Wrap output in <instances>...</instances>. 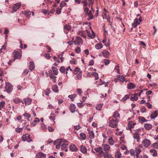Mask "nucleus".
Segmentation results:
<instances>
[{
  "mask_svg": "<svg viewBox=\"0 0 158 158\" xmlns=\"http://www.w3.org/2000/svg\"><path fill=\"white\" fill-rule=\"evenodd\" d=\"M129 98V95H126L122 98V101H126L127 99H128Z\"/></svg>",
  "mask_w": 158,
  "mask_h": 158,
  "instance_id": "a18cd8bd",
  "label": "nucleus"
},
{
  "mask_svg": "<svg viewBox=\"0 0 158 158\" xmlns=\"http://www.w3.org/2000/svg\"><path fill=\"white\" fill-rule=\"evenodd\" d=\"M142 143L144 147H147L150 145L151 142L148 139H145L142 141Z\"/></svg>",
  "mask_w": 158,
  "mask_h": 158,
  "instance_id": "0eeeda50",
  "label": "nucleus"
},
{
  "mask_svg": "<svg viewBox=\"0 0 158 158\" xmlns=\"http://www.w3.org/2000/svg\"><path fill=\"white\" fill-rule=\"evenodd\" d=\"M113 116L114 119H117L118 117H119V114L117 111H115L114 113Z\"/></svg>",
  "mask_w": 158,
  "mask_h": 158,
  "instance_id": "c9c22d12",
  "label": "nucleus"
},
{
  "mask_svg": "<svg viewBox=\"0 0 158 158\" xmlns=\"http://www.w3.org/2000/svg\"><path fill=\"white\" fill-rule=\"evenodd\" d=\"M77 105L79 107L82 108L84 106L85 104L82 102H79L77 103Z\"/></svg>",
  "mask_w": 158,
  "mask_h": 158,
  "instance_id": "3c124183",
  "label": "nucleus"
},
{
  "mask_svg": "<svg viewBox=\"0 0 158 158\" xmlns=\"http://www.w3.org/2000/svg\"><path fill=\"white\" fill-rule=\"evenodd\" d=\"M92 75L94 76L95 77L96 80H97L98 79V74L96 72H92L91 73Z\"/></svg>",
  "mask_w": 158,
  "mask_h": 158,
  "instance_id": "ea45409f",
  "label": "nucleus"
},
{
  "mask_svg": "<svg viewBox=\"0 0 158 158\" xmlns=\"http://www.w3.org/2000/svg\"><path fill=\"white\" fill-rule=\"evenodd\" d=\"M87 131H88L89 137L91 139H93L94 137V132L92 131H91L88 128Z\"/></svg>",
  "mask_w": 158,
  "mask_h": 158,
  "instance_id": "a211bd4d",
  "label": "nucleus"
},
{
  "mask_svg": "<svg viewBox=\"0 0 158 158\" xmlns=\"http://www.w3.org/2000/svg\"><path fill=\"white\" fill-rule=\"evenodd\" d=\"M44 91L45 92V95L47 96H48L50 92V89H47L45 91Z\"/></svg>",
  "mask_w": 158,
  "mask_h": 158,
  "instance_id": "6e6d98bb",
  "label": "nucleus"
},
{
  "mask_svg": "<svg viewBox=\"0 0 158 158\" xmlns=\"http://www.w3.org/2000/svg\"><path fill=\"white\" fill-rule=\"evenodd\" d=\"M103 17V19H106L107 20V21L109 22V17L108 16H107L106 14H104V15L102 16Z\"/></svg>",
  "mask_w": 158,
  "mask_h": 158,
  "instance_id": "de8ad7c7",
  "label": "nucleus"
},
{
  "mask_svg": "<svg viewBox=\"0 0 158 158\" xmlns=\"http://www.w3.org/2000/svg\"><path fill=\"white\" fill-rule=\"evenodd\" d=\"M6 91L8 93L12 91V86L9 82H6Z\"/></svg>",
  "mask_w": 158,
  "mask_h": 158,
  "instance_id": "20e7f679",
  "label": "nucleus"
},
{
  "mask_svg": "<svg viewBox=\"0 0 158 158\" xmlns=\"http://www.w3.org/2000/svg\"><path fill=\"white\" fill-rule=\"evenodd\" d=\"M95 47L96 49L99 50L102 48V45L101 43L95 45Z\"/></svg>",
  "mask_w": 158,
  "mask_h": 158,
  "instance_id": "2f4dec72",
  "label": "nucleus"
},
{
  "mask_svg": "<svg viewBox=\"0 0 158 158\" xmlns=\"http://www.w3.org/2000/svg\"><path fill=\"white\" fill-rule=\"evenodd\" d=\"M102 146L103 147V149L105 152H108L110 148V146L106 143L102 144Z\"/></svg>",
  "mask_w": 158,
  "mask_h": 158,
  "instance_id": "f8f14e48",
  "label": "nucleus"
},
{
  "mask_svg": "<svg viewBox=\"0 0 158 158\" xmlns=\"http://www.w3.org/2000/svg\"><path fill=\"white\" fill-rule=\"evenodd\" d=\"M23 115L24 117H27L28 118H29L31 117V115L27 113H25L24 114H23Z\"/></svg>",
  "mask_w": 158,
  "mask_h": 158,
  "instance_id": "4d7b16f0",
  "label": "nucleus"
},
{
  "mask_svg": "<svg viewBox=\"0 0 158 158\" xmlns=\"http://www.w3.org/2000/svg\"><path fill=\"white\" fill-rule=\"evenodd\" d=\"M74 129L75 130H78L81 128V126L79 125L75 126L74 127Z\"/></svg>",
  "mask_w": 158,
  "mask_h": 158,
  "instance_id": "bf43d9fd",
  "label": "nucleus"
},
{
  "mask_svg": "<svg viewBox=\"0 0 158 158\" xmlns=\"http://www.w3.org/2000/svg\"><path fill=\"white\" fill-rule=\"evenodd\" d=\"M67 141L65 139H59L53 142V144L56 145V149H59L60 148V146L62 142H67Z\"/></svg>",
  "mask_w": 158,
  "mask_h": 158,
  "instance_id": "f257e3e1",
  "label": "nucleus"
},
{
  "mask_svg": "<svg viewBox=\"0 0 158 158\" xmlns=\"http://www.w3.org/2000/svg\"><path fill=\"white\" fill-rule=\"evenodd\" d=\"M152 146L156 149H158V143H154L152 145Z\"/></svg>",
  "mask_w": 158,
  "mask_h": 158,
  "instance_id": "09e8293b",
  "label": "nucleus"
},
{
  "mask_svg": "<svg viewBox=\"0 0 158 158\" xmlns=\"http://www.w3.org/2000/svg\"><path fill=\"white\" fill-rule=\"evenodd\" d=\"M70 63L72 64H76V62L74 58H72V60L70 61Z\"/></svg>",
  "mask_w": 158,
  "mask_h": 158,
  "instance_id": "69168bd1",
  "label": "nucleus"
},
{
  "mask_svg": "<svg viewBox=\"0 0 158 158\" xmlns=\"http://www.w3.org/2000/svg\"><path fill=\"white\" fill-rule=\"evenodd\" d=\"M35 66L34 63L33 61H31L30 62V65L29 67V69L30 71H32L35 68Z\"/></svg>",
  "mask_w": 158,
  "mask_h": 158,
  "instance_id": "393cba45",
  "label": "nucleus"
},
{
  "mask_svg": "<svg viewBox=\"0 0 158 158\" xmlns=\"http://www.w3.org/2000/svg\"><path fill=\"white\" fill-rule=\"evenodd\" d=\"M135 87V85L132 83H130L127 84V87L128 89H133Z\"/></svg>",
  "mask_w": 158,
  "mask_h": 158,
  "instance_id": "bb28decb",
  "label": "nucleus"
},
{
  "mask_svg": "<svg viewBox=\"0 0 158 158\" xmlns=\"http://www.w3.org/2000/svg\"><path fill=\"white\" fill-rule=\"evenodd\" d=\"M46 155L42 152H40L37 153L35 158H46Z\"/></svg>",
  "mask_w": 158,
  "mask_h": 158,
  "instance_id": "9b49d317",
  "label": "nucleus"
},
{
  "mask_svg": "<svg viewBox=\"0 0 158 158\" xmlns=\"http://www.w3.org/2000/svg\"><path fill=\"white\" fill-rule=\"evenodd\" d=\"M135 124L136 123L132 121H129L128 123L127 127V129L130 130L131 133H132L131 128H133Z\"/></svg>",
  "mask_w": 158,
  "mask_h": 158,
  "instance_id": "39448f33",
  "label": "nucleus"
},
{
  "mask_svg": "<svg viewBox=\"0 0 158 158\" xmlns=\"http://www.w3.org/2000/svg\"><path fill=\"white\" fill-rule=\"evenodd\" d=\"M145 104H146L147 106L148 107V108L150 109L152 107V104L149 103L148 102H146Z\"/></svg>",
  "mask_w": 158,
  "mask_h": 158,
  "instance_id": "0e129e2a",
  "label": "nucleus"
},
{
  "mask_svg": "<svg viewBox=\"0 0 158 158\" xmlns=\"http://www.w3.org/2000/svg\"><path fill=\"white\" fill-rule=\"evenodd\" d=\"M5 102L4 101H2L0 103V106H1L2 107H3L5 104Z\"/></svg>",
  "mask_w": 158,
  "mask_h": 158,
  "instance_id": "680f3d73",
  "label": "nucleus"
},
{
  "mask_svg": "<svg viewBox=\"0 0 158 158\" xmlns=\"http://www.w3.org/2000/svg\"><path fill=\"white\" fill-rule=\"evenodd\" d=\"M52 70L55 75H57L58 74V70L57 68L53 66L52 68Z\"/></svg>",
  "mask_w": 158,
  "mask_h": 158,
  "instance_id": "72a5a7b5",
  "label": "nucleus"
},
{
  "mask_svg": "<svg viewBox=\"0 0 158 158\" xmlns=\"http://www.w3.org/2000/svg\"><path fill=\"white\" fill-rule=\"evenodd\" d=\"M118 77L119 81L121 82H123L124 81V76L122 75H118Z\"/></svg>",
  "mask_w": 158,
  "mask_h": 158,
  "instance_id": "c756f323",
  "label": "nucleus"
},
{
  "mask_svg": "<svg viewBox=\"0 0 158 158\" xmlns=\"http://www.w3.org/2000/svg\"><path fill=\"white\" fill-rule=\"evenodd\" d=\"M103 56L105 58H108L110 54V52L106 50H104L102 52Z\"/></svg>",
  "mask_w": 158,
  "mask_h": 158,
  "instance_id": "aec40b11",
  "label": "nucleus"
},
{
  "mask_svg": "<svg viewBox=\"0 0 158 158\" xmlns=\"http://www.w3.org/2000/svg\"><path fill=\"white\" fill-rule=\"evenodd\" d=\"M103 156L104 158H113L111 155L108 152H106Z\"/></svg>",
  "mask_w": 158,
  "mask_h": 158,
  "instance_id": "a878e982",
  "label": "nucleus"
},
{
  "mask_svg": "<svg viewBox=\"0 0 158 158\" xmlns=\"http://www.w3.org/2000/svg\"><path fill=\"white\" fill-rule=\"evenodd\" d=\"M80 70V69L77 67L75 68V69L73 70V73L74 74H76Z\"/></svg>",
  "mask_w": 158,
  "mask_h": 158,
  "instance_id": "4c0bfd02",
  "label": "nucleus"
},
{
  "mask_svg": "<svg viewBox=\"0 0 158 158\" xmlns=\"http://www.w3.org/2000/svg\"><path fill=\"white\" fill-rule=\"evenodd\" d=\"M20 6L21 2L16 3L13 6L12 8L13 10H14V11H16L20 8Z\"/></svg>",
  "mask_w": 158,
  "mask_h": 158,
  "instance_id": "f3484780",
  "label": "nucleus"
},
{
  "mask_svg": "<svg viewBox=\"0 0 158 158\" xmlns=\"http://www.w3.org/2000/svg\"><path fill=\"white\" fill-rule=\"evenodd\" d=\"M138 94L137 93L134 94V95H132L130 98L131 101H137L138 99Z\"/></svg>",
  "mask_w": 158,
  "mask_h": 158,
  "instance_id": "4be33fe9",
  "label": "nucleus"
},
{
  "mask_svg": "<svg viewBox=\"0 0 158 158\" xmlns=\"http://www.w3.org/2000/svg\"><path fill=\"white\" fill-rule=\"evenodd\" d=\"M144 127L146 130H149L152 128V125L149 123H145Z\"/></svg>",
  "mask_w": 158,
  "mask_h": 158,
  "instance_id": "5701e85b",
  "label": "nucleus"
},
{
  "mask_svg": "<svg viewBox=\"0 0 158 158\" xmlns=\"http://www.w3.org/2000/svg\"><path fill=\"white\" fill-rule=\"evenodd\" d=\"M133 137L134 139H137V141L139 142L140 140V137L139 132L137 131L135 133L133 134Z\"/></svg>",
  "mask_w": 158,
  "mask_h": 158,
  "instance_id": "dca6fc26",
  "label": "nucleus"
},
{
  "mask_svg": "<svg viewBox=\"0 0 158 158\" xmlns=\"http://www.w3.org/2000/svg\"><path fill=\"white\" fill-rule=\"evenodd\" d=\"M75 45H79L80 44H83L82 40L81 38L79 37L76 36L75 40L73 41Z\"/></svg>",
  "mask_w": 158,
  "mask_h": 158,
  "instance_id": "423d86ee",
  "label": "nucleus"
},
{
  "mask_svg": "<svg viewBox=\"0 0 158 158\" xmlns=\"http://www.w3.org/2000/svg\"><path fill=\"white\" fill-rule=\"evenodd\" d=\"M76 106L75 105L73 104H71L69 107V109L71 112L72 113H74L75 111Z\"/></svg>",
  "mask_w": 158,
  "mask_h": 158,
  "instance_id": "2eb2a0df",
  "label": "nucleus"
},
{
  "mask_svg": "<svg viewBox=\"0 0 158 158\" xmlns=\"http://www.w3.org/2000/svg\"><path fill=\"white\" fill-rule=\"evenodd\" d=\"M80 51H81L80 48L78 47H77L75 50V52L77 53H79L80 52Z\"/></svg>",
  "mask_w": 158,
  "mask_h": 158,
  "instance_id": "338daca9",
  "label": "nucleus"
},
{
  "mask_svg": "<svg viewBox=\"0 0 158 158\" xmlns=\"http://www.w3.org/2000/svg\"><path fill=\"white\" fill-rule=\"evenodd\" d=\"M87 149L83 145H81L80 147V151L83 154H86L87 153Z\"/></svg>",
  "mask_w": 158,
  "mask_h": 158,
  "instance_id": "b1692460",
  "label": "nucleus"
},
{
  "mask_svg": "<svg viewBox=\"0 0 158 158\" xmlns=\"http://www.w3.org/2000/svg\"><path fill=\"white\" fill-rule=\"evenodd\" d=\"M134 23H136L138 25H139L140 23H139V21L137 18L135 19L134 21Z\"/></svg>",
  "mask_w": 158,
  "mask_h": 158,
  "instance_id": "774afa93",
  "label": "nucleus"
},
{
  "mask_svg": "<svg viewBox=\"0 0 158 158\" xmlns=\"http://www.w3.org/2000/svg\"><path fill=\"white\" fill-rule=\"evenodd\" d=\"M41 128L43 130H44V131L47 130L46 126L44 124L42 125Z\"/></svg>",
  "mask_w": 158,
  "mask_h": 158,
  "instance_id": "e2e57ef3",
  "label": "nucleus"
},
{
  "mask_svg": "<svg viewBox=\"0 0 158 158\" xmlns=\"http://www.w3.org/2000/svg\"><path fill=\"white\" fill-rule=\"evenodd\" d=\"M158 115V112L157 110H155L152 114L150 116L151 119H154L156 118Z\"/></svg>",
  "mask_w": 158,
  "mask_h": 158,
  "instance_id": "412c9836",
  "label": "nucleus"
},
{
  "mask_svg": "<svg viewBox=\"0 0 158 158\" xmlns=\"http://www.w3.org/2000/svg\"><path fill=\"white\" fill-rule=\"evenodd\" d=\"M52 89L54 92L57 93L58 92V86L57 85H53L52 87Z\"/></svg>",
  "mask_w": 158,
  "mask_h": 158,
  "instance_id": "473e14b6",
  "label": "nucleus"
},
{
  "mask_svg": "<svg viewBox=\"0 0 158 158\" xmlns=\"http://www.w3.org/2000/svg\"><path fill=\"white\" fill-rule=\"evenodd\" d=\"M71 29V27L69 25L66 24L64 27V32L66 34L68 33V31Z\"/></svg>",
  "mask_w": 158,
  "mask_h": 158,
  "instance_id": "ddd939ff",
  "label": "nucleus"
},
{
  "mask_svg": "<svg viewBox=\"0 0 158 158\" xmlns=\"http://www.w3.org/2000/svg\"><path fill=\"white\" fill-rule=\"evenodd\" d=\"M82 72H80L79 74L77 75V77L78 79H80L82 77Z\"/></svg>",
  "mask_w": 158,
  "mask_h": 158,
  "instance_id": "13d9d810",
  "label": "nucleus"
},
{
  "mask_svg": "<svg viewBox=\"0 0 158 158\" xmlns=\"http://www.w3.org/2000/svg\"><path fill=\"white\" fill-rule=\"evenodd\" d=\"M14 101L15 103H19L20 102H22L23 104V102L18 98H16L14 100Z\"/></svg>",
  "mask_w": 158,
  "mask_h": 158,
  "instance_id": "49530a36",
  "label": "nucleus"
},
{
  "mask_svg": "<svg viewBox=\"0 0 158 158\" xmlns=\"http://www.w3.org/2000/svg\"><path fill=\"white\" fill-rule=\"evenodd\" d=\"M22 139L23 141H27L28 142H30L32 139L30 137V135L27 134L23 135L22 137Z\"/></svg>",
  "mask_w": 158,
  "mask_h": 158,
  "instance_id": "7ed1b4c3",
  "label": "nucleus"
},
{
  "mask_svg": "<svg viewBox=\"0 0 158 158\" xmlns=\"http://www.w3.org/2000/svg\"><path fill=\"white\" fill-rule=\"evenodd\" d=\"M103 62L105 65H108L110 62V60L108 59H105L104 60Z\"/></svg>",
  "mask_w": 158,
  "mask_h": 158,
  "instance_id": "603ef678",
  "label": "nucleus"
},
{
  "mask_svg": "<svg viewBox=\"0 0 158 158\" xmlns=\"http://www.w3.org/2000/svg\"><path fill=\"white\" fill-rule=\"evenodd\" d=\"M118 122V119H113L110 121L109 126L112 128H115L117 127Z\"/></svg>",
  "mask_w": 158,
  "mask_h": 158,
  "instance_id": "f03ea898",
  "label": "nucleus"
},
{
  "mask_svg": "<svg viewBox=\"0 0 158 158\" xmlns=\"http://www.w3.org/2000/svg\"><path fill=\"white\" fill-rule=\"evenodd\" d=\"M135 151L133 149H131L130 150V153L131 156H133L134 157L135 156Z\"/></svg>",
  "mask_w": 158,
  "mask_h": 158,
  "instance_id": "a19ab883",
  "label": "nucleus"
},
{
  "mask_svg": "<svg viewBox=\"0 0 158 158\" xmlns=\"http://www.w3.org/2000/svg\"><path fill=\"white\" fill-rule=\"evenodd\" d=\"M69 149L71 151L76 152L77 149L76 146L74 144H71L69 146Z\"/></svg>",
  "mask_w": 158,
  "mask_h": 158,
  "instance_id": "4468645a",
  "label": "nucleus"
},
{
  "mask_svg": "<svg viewBox=\"0 0 158 158\" xmlns=\"http://www.w3.org/2000/svg\"><path fill=\"white\" fill-rule=\"evenodd\" d=\"M31 12L30 11H27L24 12V15L27 18H29L31 15Z\"/></svg>",
  "mask_w": 158,
  "mask_h": 158,
  "instance_id": "7c9ffc66",
  "label": "nucleus"
},
{
  "mask_svg": "<svg viewBox=\"0 0 158 158\" xmlns=\"http://www.w3.org/2000/svg\"><path fill=\"white\" fill-rule=\"evenodd\" d=\"M90 33L88 34V36L90 37L91 38L93 39L95 37V34L94 32L92 31V33L91 35H90Z\"/></svg>",
  "mask_w": 158,
  "mask_h": 158,
  "instance_id": "864d4df0",
  "label": "nucleus"
},
{
  "mask_svg": "<svg viewBox=\"0 0 158 158\" xmlns=\"http://www.w3.org/2000/svg\"><path fill=\"white\" fill-rule=\"evenodd\" d=\"M13 53H15L14 56V58L15 59H19L21 58L22 55L20 52L18 51L15 52H15H14Z\"/></svg>",
  "mask_w": 158,
  "mask_h": 158,
  "instance_id": "6e6552de",
  "label": "nucleus"
},
{
  "mask_svg": "<svg viewBox=\"0 0 158 158\" xmlns=\"http://www.w3.org/2000/svg\"><path fill=\"white\" fill-rule=\"evenodd\" d=\"M66 5V3L64 1L61 2L60 4V7L62 8Z\"/></svg>",
  "mask_w": 158,
  "mask_h": 158,
  "instance_id": "5fc2aeb1",
  "label": "nucleus"
},
{
  "mask_svg": "<svg viewBox=\"0 0 158 158\" xmlns=\"http://www.w3.org/2000/svg\"><path fill=\"white\" fill-rule=\"evenodd\" d=\"M150 152L152 153V156H157V151L155 149H152L150 150Z\"/></svg>",
  "mask_w": 158,
  "mask_h": 158,
  "instance_id": "cd10ccee",
  "label": "nucleus"
},
{
  "mask_svg": "<svg viewBox=\"0 0 158 158\" xmlns=\"http://www.w3.org/2000/svg\"><path fill=\"white\" fill-rule=\"evenodd\" d=\"M109 144L111 145H113L114 143V142L113 140L112 137H110L108 139Z\"/></svg>",
  "mask_w": 158,
  "mask_h": 158,
  "instance_id": "f704fd0d",
  "label": "nucleus"
},
{
  "mask_svg": "<svg viewBox=\"0 0 158 158\" xmlns=\"http://www.w3.org/2000/svg\"><path fill=\"white\" fill-rule=\"evenodd\" d=\"M135 152L136 154H139L140 153L141 151L140 149L138 147H136L135 149Z\"/></svg>",
  "mask_w": 158,
  "mask_h": 158,
  "instance_id": "37998d69",
  "label": "nucleus"
},
{
  "mask_svg": "<svg viewBox=\"0 0 158 158\" xmlns=\"http://www.w3.org/2000/svg\"><path fill=\"white\" fill-rule=\"evenodd\" d=\"M121 156V154L119 150H118L115 153V156L116 158H120Z\"/></svg>",
  "mask_w": 158,
  "mask_h": 158,
  "instance_id": "c85d7f7f",
  "label": "nucleus"
},
{
  "mask_svg": "<svg viewBox=\"0 0 158 158\" xmlns=\"http://www.w3.org/2000/svg\"><path fill=\"white\" fill-rule=\"evenodd\" d=\"M102 105L101 104H98L97 105H96V109L98 110H100L102 108Z\"/></svg>",
  "mask_w": 158,
  "mask_h": 158,
  "instance_id": "c03bdc74",
  "label": "nucleus"
},
{
  "mask_svg": "<svg viewBox=\"0 0 158 158\" xmlns=\"http://www.w3.org/2000/svg\"><path fill=\"white\" fill-rule=\"evenodd\" d=\"M62 8H58L57 9V10L56 11V13L57 14H60L61 13V10Z\"/></svg>",
  "mask_w": 158,
  "mask_h": 158,
  "instance_id": "052dcab7",
  "label": "nucleus"
},
{
  "mask_svg": "<svg viewBox=\"0 0 158 158\" xmlns=\"http://www.w3.org/2000/svg\"><path fill=\"white\" fill-rule=\"evenodd\" d=\"M25 104L26 105H29L31 104L32 100L29 98H24L23 99Z\"/></svg>",
  "mask_w": 158,
  "mask_h": 158,
  "instance_id": "6ab92c4d",
  "label": "nucleus"
},
{
  "mask_svg": "<svg viewBox=\"0 0 158 158\" xmlns=\"http://www.w3.org/2000/svg\"><path fill=\"white\" fill-rule=\"evenodd\" d=\"M23 129L22 128L17 127L15 129V130L16 132L18 133H20L22 131Z\"/></svg>",
  "mask_w": 158,
  "mask_h": 158,
  "instance_id": "8fccbe9b",
  "label": "nucleus"
},
{
  "mask_svg": "<svg viewBox=\"0 0 158 158\" xmlns=\"http://www.w3.org/2000/svg\"><path fill=\"white\" fill-rule=\"evenodd\" d=\"M60 72L62 73H65L66 71L65 69L64 66H62L59 69Z\"/></svg>",
  "mask_w": 158,
  "mask_h": 158,
  "instance_id": "79ce46f5",
  "label": "nucleus"
},
{
  "mask_svg": "<svg viewBox=\"0 0 158 158\" xmlns=\"http://www.w3.org/2000/svg\"><path fill=\"white\" fill-rule=\"evenodd\" d=\"M76 96L77 95L76 94H72L71 95H69L68 96V97L70 98L72 101H73L74 100V98H75Z\"/></svg>",
  "mask_w": 158,
  "mask_h": 158,
  "instance_id": "e433bc0d",
  "label": "nucleus"
},
{
  "mask_svg": "<svg viewBox=\"0 0 158 158\" xmlns=\"http://www.w3.org/2000/svg\"><path fill=\"white\" fill-rule=\"evenodd\" d=\"M80 135L82 139L83 140H85L86 138V134L83 132L81 133Z\"/></svg>",
  "mask_w": 158,
  "mask_h": 158,
  "instance_id": "58836bf2",
  "label": "nucleus"
},
{
  "mask_svg": "<svg viewBox=\"0 0 158 158\" xmlns=\"http://www.w3.org/2000/svg\"><path fill=\"white\" fill-rule=\"evenodd\" d=\"M67 142H62L61 144V149L62 150H64L66 152L68 151L67 146L68 145V144Z\"/></svg>",
  "mask_w": 158,
  "mask_h": 158,
  "instance_id": "1a4fd4ad",
  "label": "nucleus"
},
{
  "mask_svg": "<svg viewBox=\"0 0 158 158\" xmlns=\"http://www.w3.org/2000/svg\"><path fill=\"white\" fill-rule=\"evenodd\" d=\"M94 150L97 152L99 153L100 155L101 156L103 152V148L102 147H99L94 148Z\"/></svg>",
  "mask_w": 158,
  "mask_h": 158,
  "instance_id": "9d476101",
  "label": "nucleus"
}]
</instances>
